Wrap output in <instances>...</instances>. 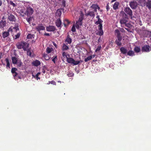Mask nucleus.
I'll return each instance as SVG.
<instances>
[{"label":"nucleus","instance_id":"16","mask_svg":"<svg viewBox=\"0 0 151 151\" xmlns=\"http://www.w3.org/2000/svg\"><path fill=\"white\" fill-rule=\"evenodd\" d=\"M8 19L12 22H15L16 21V18L15 16L12 14H10L8 16Z\"/></svg>","mask_w":151,"mask_h":151},{"label":"nucleus","instance_id":"48","mask_svg":"<svg viewBox=\"0 0 151 151\" xmlns=\"http://www.w3.org/2000/svg\"><path fill=\"white\" fill-rule=\"evenodd\" d=\"M101 48V46H99L97 49L95 50V52H97V51H99L100 50Z\"/></svg>","mask_w":151,"mask_h":151},{"label":"nucleus","instance_id":"53","mask_svg":"<svg viewBox=\"0 0 151 151\" xmlns=\"http://www.w3.org/2000/svg\"><path fill=\"white\" fill-rule=\"evenodd\" d=\"M53 44L55 46V47H56V48H57V45L54 42H53Z\"/></svg>","mask_w":151,"mask_h":151},{"label":"nucleus","instance_id":"4","mask_svg":"<svg viewBox=\"0 0 151 151\" xmlns=\"http://www.w3.org/2000/svg\"><path fill=\"white\" fill-rule=\"evenodd\" d=\"M115 32L117 38L115 41V43L118 46H121L122 45L121 41L122 39V37L120 33V32L119 29H117L115 30Z\"/></svg>","mask_w":151,"mask_h":151},{"label":"nucleus","instance_id":"64","mask_svg":"<svg viewBox=\"0 0 151 151\" xmlns=\"http://www.w3.org/2000/svg\"><path fill=\"white\" fill-rule=\"evenodd\" d=\"M35 42V41H34V40H33L32 41V43H33V42Z\"/></svg>","mask_w":151,"mask_h":151},{"label":"nucleus","instance_id":"56","mask_svg":"<svg viewBox=\"0 0 151 151\" xmlns=\"http://www.w3.org/2000/svg\"><path fill=\"white\" fill-rule=\"evenodd\" d=\"M96 55H90V56H91L92 58H94L95 56Z\"/></svg>","mask_w":151,"mask_h":151},{"label":"nucleus","instance_id":"51","mask_svg":"<svg viewBox=\"0 0 151 151\" xmlns=\"http://www.w3.org/2000/svg\"><path fill=\"white\" fill-rule=\"evenodd\" d=\"M20 35L19 33L17 34L16 35H15V38L16 39H17L19 38L20 36Z\"/></svg>","mask_w":151,"mask_h":151},{"label":"nucleus","instance_id":"60","mask_svg":"<svg viewBox=\"0 0 151 151\" xmlns=\"http://www.w3.org/2000/svg\"><path fill=\"white\" fill-rule=\"evenodd\" d=\"M101 37H99V39H98V42H100V40H101Z\"/></svg>","mask_w":151,"mask_h":151},{"label":"nucleus","instance_id":"11","mask_svg":"<svg viewBox=\"0 0 151 151\" xmlns=\"http://www.w3.org/2000/svg\"><path fill=\"white\" fill-rule=\"evenodd\" d=\"M35 29L37 31L40 32L41 30H45V27L42 24H40L36 26Z\"/></svg>","mask_w":151,"mask_h":151},{"label":"nucleus","instance_id":"19","mask_svg":"<svg viewBox=\"0 0 151 151\" xmlns=\"http://www.w3.org/2000/svg\"><path fill=\"white\" fill-rule=\"evenodd\" d=\"M62 22L61 21L60 18H58L57 20L55 22L56 25L58 27H60Z\"/></svg>","mask_w":151,"mask_h":151},{"label":"nucleus","instance_id":"27","mask_svg":"<svg viewBox=\"0 0 151 151\" xmlns=\"http://www.w3.org/2000/svg\"><path fill=\"white\" fill-rule=\"evenodd\" d=\"M127 55L130 56H133L135 55L134 52L132 50H129L127 52Z\"/></svg>","mask_w":151,"mask_h":151},{"label":"nucleus","instance_id":"43","mask_svg":"<svg viewBox=\"0 0 151 151\" xmlns=\"http://www.w3.org/2000/svg\"><path fill=\"white\" fill-rule=\"evenodd\" d=\"M50 83H51V84H52L54 85H56V82L53 81H49L48 82V83H47V84H50Z\"/></svg>","mask_w":151,"mask_h":151},{"label":"nucleus","instance_id":"31","mask_svg":"<svg viewBox=\"0 0 151 151\" xmlns=\"http://www.w3.org/2000/svg\"><path fill=\"white\" fill-rule=\"evenodd\" d=\"M141 49L139 47L136 46L135 47L134 49V51L137 52L138 53L140 52Z\"/></svg>","mask_w":151,"mask_h":151},{"label":"nucleus","instance_id":"59","mask_svg":"<svg viewBox=\"0 0 151 151\" xmlns=\"http://www.w3.org/2000/svg\"><path fill=\"white\" fill-rule=\"evenodd\" d=\"M2 4V1L1 0H0V6Z\"/></svg>","mask_w":151,"mask_h":151},{"label":"nucleus","instance_id":"10","mask_svg":"<svg viewBox=\"0 0 151 151\" xmlns=\"http://www.w3.org/2000/svg\"><path fill=\"white\" fill-rule=\"evenodd\" d=\"M138 4L135 1H131L130 2L129 5L133 9H135L137 8Z\"/></svg>","mask_w":151,"mask_h":151},{"label":"nucleus","instance_id":"37","mask_svg":"<svg viewBox=\"0 0 151 151\" xmlns=\"http://www.w3.org/2000/svg\"><path fill=\"white\" fill-rule=\"evenodd\" d=\"M32 17H30V16L29 18H26V19L27 21V22L29 23V24H30L32 20Z\"/></svg>","mask_w":151,"mask_h":151},{"label":"nucleus","instance_id":"20","mask_svg":"<svg viewBox=\"0 0 151 151\" xmlns=\"http://www.w3.org/2000/svg\"><path fill=\"white\" fill-rule=\"evenodd\" d=\"M40 64V61L37 60H36L32 63V65L35 66H38Z\"/></svg>","mask_w":151,"mask_h":151},{"label":"nucleus","instance_id":"7","mask_svg":"<svg viewBox=\"0 0 151 151\" xmlns=\"http://www.w3.org/2000/svg\"><path fill=\"white\" fill-rule=\"evenodd\" d=\"M122 18L120 20V22L122 25H124L128 21L127 15L124 12Z\"/></svg>","mask_w":151,"mask_h":151},{"label":"nucleus","instance_id":"23","mask_svg":"<svg viewBox=\"0 0 151 151\" xmlns=\"http://www.w3.org/2000/svg\"><path fill=\"white\" fill-rule=\"evenodd\" d=\"M146 6L149 9H151V0H148L146 2Z\"/></svg>","mask_w":151,"mask_h":151},{"label":"nucleus","instance_id":"62","mask_svg":"<svg viewBox=\"0 0 151 151\" xmlns=\"http://www.w3.org/2000/svg\"><path fill=\"white\" fill-rule=\"evenodd\" d=\"M96 61V60H93V62H95V61Z\"/></svg>","mask_w":151,"mask_h":151},{"label":"nucleus","instance_id":"22","mask_svg":"<svg viewBox=\"0 0 151 151\" xmlns=\"http://www.w3.org/2000/svg\"><path fill=\"white\" fill-rule=\"evenodd\" d=\"M145 0H139V5L143 7L145 6L146 4Z\"/></svg>","mask_w":151,"mask_h":151},{"label":"nucleus","instance_id":"14","mask_svg":"<svg viewBox=\"0 0 151 151\" xmlns=\"http://www.w3.org/2000/svg\"><path fill=\"white\" fill-rule=\"evenodd\" d=\"M46 30L48 32H53L56 30L55 27L54 26L50 25L46 28Z\"/></svg>","mask_w":151,"mask_h":151},{"label":"nucleus","instance_id":"13","mask_svg":"<svg viewBox=\"0 0 151 151\" xmlns=\"http://www.w3.org/2000/svg\"><path fill=\"white\" fill-rule=\"evenodd\" d=\"M6 22L4 16L3 17L1 20L0 21V28H2L5 26Z\"/></svg>","mask_w":151,"mask_h":151},{"label":"nucleus","instance_id":"36","mask_svg":"<svg viewBox=\"0 0 151 151\" xmlns=\"http://www.w3.org/2000/svg\"><path fill=\"white\" fill-rule=\"evenodd\" d=\"M43 57L46 60H48L50 59V57L47 54H44Z\"/></svg>","mask_w":151,"mask_h":151},{"label":"nucleus","instance_id":"40","mask_svg":"<svg viewBox=\"0 0 151 151\" xmlns=\"http://www.w3.org/2000/svg\"><path fill=\"white\" fill-rule=\"evenodd\" d=\"M18 66L20 67L22 64V63L20 61H17L16 64Z\"/></svg>","mask_w":151,"mask_h":151},{"label":"nucleus","instance_id":"34","mask_svg":"<svg viewBox=\"0 0 151 151\" xmlns=\"http://www.w3.org/2000/svg\"><path fill=\"white\" fill-rule=\"evenodd\" d=\"M17 70V68H12L11 69V73L12 74H14V73L16 72V71Z\"/></svg>","mask_w":151,"mask_h":151},{"label":"nucleus","instance_id":"8","mask_svg":"<svg viewBox=\"0 0 151 151\" xmlns=\"http://www.w3.org/2000/svg\"><path fill=\"white\" fill-rule=\"evenodd\" d=\"M67 61L68 63L73 64L74 65H77L80 63V61H75L73 58H67Z\"/></svg>","mask_w":151,"mask_h":151},{"label":"nucleus","instance_id":"30","mask_svg":"<svg viewBox=\"0 0 151 151\" xmlns=\"http://www.w3.org/2000/svg\"><path fill=\"white\" fill-rule=\"evenodd\" d=\"M63 24L65 27L68 25L70 23L68 19H65L63 21Z\"/></svg>","mask_w":151,"mask_h":151},{"label":"nucleus","instance_id":"47","mask_svg":"<svg viewBox=\"0 0 151 151\" xmlns=\"http://www.w3.org/2000/svg\"><path fill=\"white\" fill-rule=\"evenodd\" d=\"M13 74L14 79L16 80L17 79V78H16V77L17 76L18 74V73L17 72H16L15 73H14V74Z\"/></svg>","mask_w":151,"mask_h":151},{"label":"nucleus","instance_id":"12","mask_svg":"<svg viewBox=\"0 0 151 151\" xmlns=\"http://www.w3.org/2000/svg\"><path fill=\"white\" fill-rule=\"evenodd\" d=\"M150 46L149 45H145L142 47V52H149L150 51Z\"/></svg>","mask_w":151,"mask_h":151},{"label":"nucleus","instance_id":"55","mask_svg":"<svg viewBox=\"0 0 151 151\" xmlns=\"http://www.w3.org/2000/svg\"><path fill=\"white\" fill-rule=\"evenodd\" d=\"M44 35L45 36H50V34L48 33H45L44 34Z\"/></svg>","mask_w":151,"mask_h":151},{"label":"nucleus","instance_id":"42","mask_svg":"<svg viewBox=\"0 0 151 151\" xmlns=\"http://www.w3.org/2000/svg\"><path fill=\"white\" fill-rule=\"evenodd\" d=\"M40 74V72L38 73L35 75V77H36L37 79L38 80V79H40V78L38 77L39 75Z\"/></svg>","mask_w":151,"mask_h":151},{"label":"nucleus","instance_id":"29","mask_svg":"<svg viewBox=\"0 0 151 151\" xmlns=\"http://www.w3.org/2000/svg\"><path fill=\"white\" fill-rule=\"evenodd\" d=\"M119 4V3L118 1L116 2L113 6V9H117L118 8V6Z\"/></svg>","mask_w":151,"mask_h":151},{"label":"nucleus","instance_id":"49","mask_svg":"<svg viewBox=\"0 0 151 151\" xmlns=\"http://www.w3.org/2000/svg\"><path fill=\"white\" fill-rule=\"evenodd\" d=\"M62 5L64 7H65V2L64 0H63L62 1Z\"/></svg>","mask_w":151,"mask_h":151},{"label":"nucleus","instance_id":"38","mask_svg":"<svg viewBox=\"0 0 151 151\" xmlns=\"http://www.w3.org/2000/svg\"><path fill=\"white\" fill-rule=\"evenodd\" d=\"M92 59V57L91 56H89L88 57L84 59V61L85 62H87L88 61L91 60Z\"/></svg>","mask_w":151,"mask_h":151},{"label":"nucleus","instance_id":"25","mask_svg":"<svg viewBox=\"0 0 151 151\" xmlns=\"http://www.w3.org/2000/svg\"><path fill=\"white\" fill-rule=\"evenodd\" d=\"M12 63L14 64H17V62L18 61L17 58L15 57H12Z\"/></svg>","mask_w":151,"mask_h":151},{"label":"nucleus","instance_id":"41","mask_svg":"<svg viewBox=\"0 0 151 151\" xmlns=\"http://www.w3.org/2000/svg\"><path fill=\"white\" fill-rule=\"evenodd\" d=\"M75 27V24H73L71 28V31L73 32H76V29Z\"/></svg>","mask_w":151,"mask_h":151},{"label":"nucleus","instance_id":"9","mask_svg":"<svg viewBox=\"0 0 151 151\" xmlns=\"http://www.w3.org/2000/svg\"><path fill=\"white\" fill-rule=\"evenodd\" d=\"M124 11L126 14L129 15L131 18H132V11L129 7H126L124 9Z\"/></svg>","mask_w":151,"mask_h":151},{"label":"nucleus","instance_id":"24","mask_svg":"<svg viewBox=\"0 0 151 151\" xmlns=\"http://www.w3.org/2000/svg\"><path fill=\"white\" fill-rule=\"evenodd\" d=\"M61 9H58L56 12V15L57 16L60 17L61 15L62 12Z\"/></svg>","mask_w":151,"mask_h":151},{"label":"nucleus","instance_id":"58","mask_svg":"<svg viewBox=\"0 0 151 151\" xmlns=\"http://www.w3.org/2000/svg\"><path fill=\"white\" fill-rule=\"evenodd\" d=\"M96 18L98 19H100L99 17V15H97L96 17Z\"/></svg>","mask_w":151,"mask_h":151},{"label":"nucleus","instance_id":"44","mask_svg":"<svg viewBox=\"0 0 151 151\" xmlns=\"http://www.w3.org/2000/svg\"><path fill=\"white\" fill-rule=\"evenodd\" d=\"M67 53L65 52H63L62 53V55L63 57H65L66 59L67 58H68L67 56Z\"/></svg>","mask_w":151,"mask_h":151},{"label":"nucleus","instance_id":"39","mask_svg":"<svg viewBox=\"0 0 151 151\" xmlns=\"http://www.w3.org/2000/svg\"><path fill=\"white\" fill-rule=\"evenodd\" d=\"M57 60V55H56L52 58V60L54 63H55V61Z\"/></svg>","mask_w":151,"mask_h":151},{"label":"nucleus","instance_id":"45","mask_svg":"<svg viewBox=\"0 0 151 151\" xmlns=\"http://www.w3.org/2000/svg\"><path fill=\"white\" fill-rule=\"evenodd\" d=\"M9 3L11 5H12L14 7H15L16 6V5L12 1H10Z\"/></svg>","mask_w":151,"mask_h":151},{"label":"nucleus","instance_id":"46","mask_svg":"<svg viewBox=\"0 0 151 151\" xmlns=\"http://www.w3.org/2000/svg\"><path fill=\"white\" fill-rule=\"evenodd\" d=\"M127 27H128V28H130V27L132 26L129 23H126L124 24Z\"/></svg>","mask_w":151,"mask_h":151},{"label":"nucleus","instance_id":"6","mask_svg":"<svg viewBox=\"0 0 151 151\" xmlns=\"http://www.w3.org/2000/svg\"><path fill=\"white\" fill-rule=\"evenodd\" d=\"M21 12L23 14H21L23 16H24V15H27L28 17H30L33 14V10L32 8L30 7H29L27 8L26 12L24 13L22 10L21 11Z\"/></svg>","mask_w":151,"mask_h":151},{"label":"nucleus","instance_id":"26","mask_svg":"<svg viewBox=\"0 0 151 151\" xmlns=\"http://www.w3.org/2000/svg\"><path fill=\"white\" fill-rule=\"evenodd\" d=\"M26 51H27V55H29V56L31 57H33L34 56L32 55V52L31 51V49H28L27 48V50Z\"/></svg>","mask_w":151,"mask_h":151},{"label":"nucleus","instance_id":"28","mask_svg":"<svg viewBox=\"0 0 151 151\" xmlns=\"http://www.w3.org/2000/svg\"><path fill=\"white\" fill-rule=\"evenodd\" d=\"M69 48L68 46L66 45L65 44H63L62 50L63 51H64L66 50H67L69 49Z\"/></svg>","mask_w":151,"mask_h":151},{"label":"nucleus","instance_id":"63","mask_svg":"<svg viewBox=\"0 0 151 151\" xmlns=\"http://www.w3.org/2000/svg\"><path fill=\"white\" fill-rule=\"evenodd\" d=\"M18 78H19V79H21V77L20 76H19L18 77Z\"/></svg>","mask_w":151,"mask_h":151},{"label":"nucleus","instance_id":"61","mask_svg":"<svg viewBox=\"0 0 151 151\" xmlns=\"http://www.w3.org/2000/svg\"><path fill=\"white\" fill-rule=\"evenodd\" d=\"M42 72L43 73H45V70H43L42 71Z\"/></svg>","mask_w":151,"mask_h":151},{"label":"nucleus","instance_id":"2","mask_svg":"<svg viewBox=\"0 0 151 151\" xmlns=\"http://www.w3.org/2000/svg\"><path fill=\"white\" fill-rule=\"evenodd\" d=\"M16 47L18 49L23 48L24 51L27 50L29 46V43L24 41L18 42L16 44Z\"/></svg>","mask_w":151,"mask_h":151},{"label":"nucleus","instance_id":"32","mask_svg":"<svg viewBox=\"0 0 151 151\" xmlns=\"http://www.w3.org/2000/svg\"><path fill=\"white\" fill-rule=\"evenodd\" d=\"M35 35L33 34H29L27 35V38L28 39H32L34 38Z\"/></svg>","mask_w":151,"mask_h":151},{"label":"nucleus","instance_id":"50","mask_svg":"<svg viewBox=\"0 0 151 151\" xmlns=\"http://www.w3.org/2000/svg\"><path fill=\"white\" fill-rule=\"evenodd\" d=\"M125 29L127 30L128 32H132V31L131 30V29H130L129 28H126L125 27Z\"/></svg>","mask_w":151,"mask_h":151},{"label":"nucleus","instance_id":"1","mask_svg":"<svg viewBox=\"0 0 151 151\" xmlns=\"http://www.w3.org/2000/svg\"><path fill=\"white\" fill-rule=\"evenodd\" d=\"M90 8L93 11L90 10L87 12H85V15L87 16H89L91 17L94 18L95 16L94 12H97V9L99 10L100 8L97 4H93Z\"/></svg>","mask_w":151,"mask_h":151},{"label":"nucleus","instance_id":"3","mask_svg":"<svg viewBox=\"0 0 151 151\" xmlns=\"http://www.w3.org/2000/svg\"><path fill=\"white\" fill-rule=\"evenodd\" d=\"M103 22V21L101 19H99L95 23L96 24H99L98 26V29L99 30L96 33V34L100 36L103 35L104 34L103 30V26L102 24Z\"/></svg>","mask_w":151,"mask_h":151},{"label":"nucleus","instance_id":"35","mask_svg":"<svg viewBox=\"0 0 151 151\" xmlns=\"http://www.w3.org/2000/svg\"><path fill=\"white\" fill-rule=\"evenodd\" d=\"M53 49L52 48H50L49 47H47L46 49V52L47 53H50L52 50Z\"/></svg>","mask_w":151,"mask_h":151},{"label":"nucleus","instance_id":"18","mask_svg":"<svg viewBox=\"0 0 151 151\" xmlns=\"http://www.w3.org/2000/svg\"><path fill=\"white\" fill-rule=\"evenodd\" d=\"M121 53L124 55H125L127 52V50L126 48L124 47H122L120 49Z\"/></svg>","mask_w":151,"mask_h":151},{"label":"nucleus","instance_id":"15","mask_svg":"<svg viewBox=\"0 0 151 151\" xmlns=\"http://www.w3.org/2000/svg\"><path fill=\"white\" fill-rule=\"evenodd\" d=\"M143 34L145 37H149L151 35V32L145 30L143 31Z\"/></svg>","mask_w":151,"mask_h":151},{"label":"nucleus","instance_id":"21","mask_svg":"<svg viewBox=\"0 0 151 151\" xmlns=\"http://www.w3.org/2000/svg\"><path fill=\"white\" fill-rule=\"evenodd\" d=\"M65 42H67V44H70L72 42V39L70 37V35H68L65 40Z\"/></svg>","mask_w":151,"mask_h":151},{"label":"nucleus","instance_id":"52","mask_svg":"<svg viewBox=\"0 0 151 151\" xmlns=\"http://www.w3.org/2000/svg\"><path fill=\"white\" fill-rule=\"evenodd\" d=\"M13 28L14 29H15L16 31L19 30V27H14Z\"/></svg>","mask_w":151,"mask_h":151},{"label":"nucleus","instance_id":"33","mask_svg":"<svg viewBox=\"0 0 151 151\" xmlns=\"http://www.w3.org/2000/svg\"><path fill=\"white\" fill-rule=\"evenodd\" d=\"M5 61L6 63V68H10V63L9 59L8 58H6Z\"/></svg>","mask_w":151,"mask_h":151},{"label":"nucleus","instance_id":"57","mask_svg":"<svg viewBox=\"0 0 151 151\" xmlns=\"http://www.w3.org/2000/svg\"><path fill=\"white\" fill-rule=\"evenodd\" d=\"M14 27H19V24L18 23L15 24Z\"/></svg>","mask_w":151,"mask_h":151},{"label":"nucleus","instance_id":"17","mask_svg":"<svg viewBox=\"0 0 151 151\" xmlns=\"http://www.w3.org/2000/svg\"><path fill=\"white\" fill-rule=\"evenodd\" d=\"M12 29L10 28L8 30V32H4L2 33V36L4 38H5L7 37L9 35V32L12 31Z\"/></svg>","mask_w":151,"mask_h":151},{"label":"nucleus","instance_id":"5","mask_svg":"<svg viewBox=\"0 0 151 151\" xmlns=\"http://www.w3.org/2000/svg\"><path fill=\"white\" fill-rule=\"evenodd\" d=\"M83 19V14L81 13L78 19L76 21L75 26L77 29H79L80 26L82 24V21Z\"/></svg>","mask_w":151,"mask_h":151},{"label":"nucleus","instance_id":"54","mask_svg":"<svg viewBox=\"0 0 151 151\" xmlns=\"http://www.w3.org/2000/svg\"><path fill=\"white\" fill-rule=\"evenodd\" d=\"M106 9H107V11H108V10H109V6L108 4H107L106 6Z\"/></svg>","mask_w":151,"mask_h":151}]
</instances>
